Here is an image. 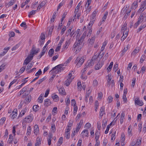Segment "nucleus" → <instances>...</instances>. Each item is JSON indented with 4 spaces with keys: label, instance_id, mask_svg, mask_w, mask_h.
<instances>
[{
    "label": "nucleus",
    "instance_id": "1",
    "mask_svg": "<svg viewBox=\"0 0 146 146\" xmlns=\"http://www.w3.org/2000/svg\"><path fill=\"white\" fill-rule=\"evenodd\" d=\"M82 43H81L79 40L76 41L73 45V48L76 51H80L82 47Z\"/></svg>",
    "mask_w": 146,
    "mask_h": 146
},
{
    "label": "nucleus",
    "instance_id": "2",
    "mask_svg": "<svg viewBox=\"0 0 146 146\" xmlns=\"http://www.w3.org/2000/svg\"><path fill=\"white\" fill-rule=\"evenodd\" d=\"M63 65L62 64H60L57 65L54 67L53 68L52 70L54 71V72L55 73H58L60 72H61V71L64 70V68L63 67Z\"/></svg>",
    "mask_w": 146,
    "mask_h": 146
},
{
    "label": "nucleus",
    "instance_id": "3",
    "mask_svg": "<svg viewBox=\"0 0 146 146\" xmlns=\"http://www.w3.org/2000/svg\"><path fill=\"white\" fill-rule=\"evenodd\" d=\"M74 78L72 77V75L71 73H69L67 76V78L65 81V84L66 86H68L70 82H72V80Z\"/></svg>",
    "mask_w": 146,
    "mask_h": 146
},
{
    "label": "nucleus",
    "instance_id": "4",
    "mask_svg": "<svg viewBox=\"0 0 146 146\" xmlns=\"http://www.w3.org/2000/svg\"><path fill=\"white\" fill-rule=\"evenodd\" d=\"M45 35L44 34L42 33L40 36V39L38 41L39 42L38 44L40 46L43 44L45 41Z\"/></svg>",
    "mask_w": 146,
    "mask_h": 146
},
{
    "label": "nucleus",
    "instance_id": "5",
    "mask_svg": "<svg viewBox=\"0 0 146 146\" xmlns=\"http://www.w3.org/2000/svg\"><path fill=\"white\" fill-rule=\"evenodd\" d=\"M85 59V58L84 56H82L80 58V59L79 60L78 63L76 65L77 67L78 68L81 66L82 64L84 62V61Z\"/></svg>",
    "mask_w": 146,
    "mask_h": 146
},
{
    "label": "nucleus",
    "instance_id": "6",
    "mask_svg": "<svg viewBox=\"0 0 146 146\" xmlns=\"http://www.w3.org/2000/svg\"><path fill=\"white\" fill-rule=\"evenodd\" d=\"M146 8V0L141 3V7L139 11L140 12L143 11Z\"/></svg>",
    "mask_w": 146,
    "mask_h": 146
},
{
    "label": "nucleus",
    "instance_id": "7",
    "mask_svg": "<svg viewBox=\"0 0 146 146\" xmlns=\"http://www.w3.org/2000/svg\"><path fill=\"white\" fill-rule=\"evenodd\" d=\"M33 58V56L29 55L25 60L23 64L27 65Z\"/></svg>",
    "mask_w": 146,
    "mask_h": 146
},
{
    "label": "nucleus",
    "instance_id": "8",
    "mask_svg": "<svg viewBox=\"0 0 146 146\" xmlns=\"http://www.w3.org/2000/svg\"><path fill=\"white\" fill-rule=\"evenodd\" d=\"M33 120L32 117L29 115L26 117L23 120L24 122L29 123L31 122Z\"/></svg>",
    "mask_w": 146,
    "mask_h": 146
},
{
    "label": "nucleus",
    "instance_id": "9",
    "mask_svg": "<svg viewBox=\"0 0 146 146\" xmlns=\"http://www.w3.org/2000/svg\"><path fill=\"white\" fill-rule=\"evenodd\" d=\"M70 39H70L67 40L62 48V49L63 50H64L68 48V46L70 44Z\"/></svg>",
    "mask_w": 146,
    "mask_h": 146
},
{
    "label": "nucleus",
    "instance_id": "10",
    "mask_svg": "<svg viewBox=\"0 0 146 146\" xmlns=\"http://www.w3.org/2000/svg\"><path fill=\"white\" fill-rule=\"evenodd\" d=\"M135 102L136 104H137L140 106H142L143 104V102L142 101H140L139 99L138 98L135 99Z\"/></svg>",
    "mask_w": 146,
    "mask_h": 146
},
{
    "label": "nucleus",
    "instance_id": "11",
    "mask_svg": "<svg viewBox=\"0 0 146 146\" xmlns=\"http://www.w3.org/2000/svg\"><path fill=\"white\" fill-rule=\"evenodd\" d=\"M105 114V108L104 106H103L101 108L100 110V116L102 117L103 115Z\"/></svg>",
    "mask_w": 146,
    "mask_h": 146
},
{
    "label": "nucleus",
    "instance_id": "12",
    "mask_svg": "<svg viewBox=\"0 0 146 146\" xmlns=\"http://www.w3.org/2000/svg\"><path fill=\"white\" fill-rule=\"evenodd\" d=\"M81 135L83 137H88V130L87 129L84 130L81 133Z\"/></svg>",
    "mask_w": 146,
    "mask_h": 146
},
{
    "label": "nucleus",
    "instance_id": "13",
    "mask_svg": "<svg viewBox=\"0 0 146 146\" xmlns=\"http://www.w3.org/2000/svg\"><path fill=\"white\" fill-rule=\"evenodd\" d=\"M46 1H43L38 5L37 7V10L39 11L40 8L44 6L46 4Z\"/></svg>",
    "mask_w": 146,
    "mask_h": 146
},
{
    "label": "nucleus",
    "instance_id": "14",
    "mask_svg": "<svg viewBox=\"0 0 146 146\" xmlns=\"http://www.w3.org/2000/svg\"><path fill=\"white\" fill-rule=\"evenodd\" d=\"M31 97L30 95H29L25 99L24 102L26 104H28L31 101Z\"/></svg>",
    "mask_w": 146,
    "mask_h": 146
},
{
    "label": "nucleus",
    "instance_id": "15",
    "mask_svg": "<svg viewBox=\"0 0 146 146\" xmlns=\"http://www.w3.org/2000/svg\"><path fill=\"white\" fill-rule=\"evenodd\" d=\"M94 62L92 60H89L88 61V64L86 65V67H90L93 66L94 63Z\"/></svg>",
    "mask_w": 146,
    "mask_h": 146
},
{
    "label": "nucleus",
    "instance_id": "16",
    "mask_svg": "<svg viewBox=\"0 0 146 146\" xmlns=\"http://www.w3.org/2000/svg\"><path fill=\"white\" fill-rule=\"evenodd\" d=\"M34 133L36 135L39 132V128L38 125H35L34 127Z\"/></svg>",
    "mask_w": 146,
    "mask_h": 146
},
{
    "label": "nucleus",
    "instance_id": "17",
    "mask_svg": "<svg viewBox=\"0 0 146 146\" xmlns=\"http://www.w3.org/2000/svg\"><path fill=\"white\" fill-rule=\"evenodd\" d=\"M146 27V24L142 25L137 29V33H139L144 28Z\"/></svg>",
    "mask_w": 146,
    "mask_h": 146
},
{
    "label": "nucleus",
    "instance_id": "18",
    "mask_svg": "<svg viewBox=\"0 0 146 146\" xmlns=\"http://www.w3.org/2000/svg\"><path fill=\"white\" fill-rule=\"evenodd\" d=\"M95 39V36H94L90 39V42L89 43V45L90 46H92L93 44L94 43Z\"/></svg>",
    "mask_w": 146,
    "mask_h": 146
},
{
    "label": "nucleus",
    "instance_id": "19",
    "mask_svg": "<svg viewBox=\"0 0 146 146\" xmlns=\"http://www.w3.org/2000/svg\"><path fill=\"white\" fill-rule=\"evenodd\" d=\"M33 50V51L31 52L29 55L30 56H33V57L34 56V54H36L38 53L40 51V49L38 48L37 50Z\"/></svg>",
    "mask_w": 146,
    "mask_h": 146
},
{
    "label": "nucleus",
    "instance_id": "20",
    "mask_svg": "<svg viewBox=\"0 0 146 146\" xmlns=\"http://www.w3.org/2000/svg\"><path fill=\"white\" fill-rule=\"evenodd\" d=\"M59 93L62 95H66V92H65V90L63 88H61L58 90Z\"/></svg>",
    "mask_w": 146,
    "mask_h": 146
},
{
    "label": "nucleus",
    "instance_id": "21",
    "mask_svg": "<svg viewBox=\"0 0 146 146\" xmlns=\"http://www.w3.org/2000/svg\"><path fill=\"white\" fill-rule=\"evenodd\" d=\"M27 110V108H25L24 109L21 110L19 115V116L20 117H22L23 115H24L25 114V113L26 112Z\"/></svg>",
    "mask_w": 146,
    "mask_h": 146
},
{
    "label": "nucleus",
    "instance_id": "22",
    "mask_svg": "<svg viewBox=\"0 0 146 146\" xmlns=\"http://www.w3.org/2000/svg\"><path fill=\"white\" fill-rule=\"evenodd\" d=\"M102 65V63H98L95 66V69L96 70H98L101 68Z\"/></svg>",
    "mask_w": 146,
    "mask_h": 146
},
{
    "label": "nucleus",
    "instance_id": "23",
    "mask_svg": "<svg viewBox=\"0 0 146 146\" xmlns=\"http://www.w3.org/2000/svg\"><path fill=\"white\" fill-rule=\"evenodd\" d=\"M50 104L51 102L50 99H47L45 100L44 104L47 107L48 106L50 105Z\"/></svg>",
    "mask_w": 146,
    "mask_h": 146
},
{
    "label": "nucleus",
    "instance_id": "24",
    "mask_svg": "<svg viewBox=\"0 0 146 146\" xmlns=\"http://www.w3.org/2000/svg\"><path fill=\"white\" fill-rule=\"evenodd\" d=\"M86 35V33L84 32L83 34L82 35L80 39L78 40L80 41L81 43H82L84 39L85 38Z\"/></svg>",
    "mask_w": 146,
    "mask_h": 146
},
{
    "label": "nucleus",
    "instance_id": "25",
    "mask_svg": "<svg viewBox=\"0 0 146 146\" xmlns=\"http://www.w3.org/2000/svg\"><path fill=\"white\" fill-rule=\"evenodd\" d=\"M15 110H14L11 115H12L11 117L13 118L17 116V112L16 111H17V110H16L15 111Z\"/></svg>",
    "mask_w": 146,
    "mask_h": 146
},
{
    "label": "nucleus",
    "instance_id": "26",
    "mask_svg": "<svg viewBox=\"0 0 146 146\" xmlns=\"http://www.w3.org/2000/svg\"><path fill=\"white\" fill-rule=\"evenodd\" d=\"M28 88V87H25L23 88L19 92L20 93L19 95H18V96H20L22 94H23L27 90V88Z\"/></svg>",
    "mask_w": 146,
    "mask_h": 146
},
{
    "label": "nucleus",
    "instance_id": "27",
    "mask_svg": "<svg viewBox=\"0 0 146 146\" xmlns=\"http://www.w3.org/2000/svg\"><path fill=\"white\" fill-rule=\"evenodd\" d=\"M46 51V50H45L44 48H43V50L42 51V52L40 53V55L38 56V57L37 59H40L41 57L45 53Z\"/></svg>",
    "mask_w": 146,
    "mask_h": 146
},
{
    "label": "nucleus",
    "instance_id": "28",
    "mask_svg": "<svg viewBox=\"0 0 146 146\" xmlns=\"http://www.w3.org/2000/svg\"><path fill=\"white\" fill-rule=\"evenodd\" d=\"M80 6V5L79 4H78V5L75 8V10L74 11V13H75V17L78 11L79 10V8Z\"/></svg>",
    "mask_w": 146,
    "mask_h": 146
},
{
    "label": "nucleus",
    "instance_id": "29",
    "mask_svg": "<svg viewBox=\"0 0 146 146\" xmlns=\"http://www.w3.org/2000/svg\"><path fill=\"white\" fill-rule=\"evenodd\" d=\"M94 20H91L90 22L88 24V29L90 28H92V27L94 23Z\"/></svg>",
    "mask_w": 146,
    "mask_h": 146
},
{
    "label": "nucleus",
    "instance_id": "30",
    "mask_svg": "<svg viewBox=\"0 0 146 146\" xmlns=\"http://www.w3.org/2000/svg\"><path fill=\"white\" fill-rule=\"evenodd\" d=\"M13 140V136L12 134H10L9 135V138L8 140L9 143V144L12 143Z\"/></svg>",
    "mask_w": 146,
    "mask_h": 146
},
{
    "label": "nucleus",
    "instance_id": "31",
    "mask_svg": "<svg viewBox=\"0 0 146 146\" xmlns=\"http://www.w3.org/2000/svg\"><path fill=\"white\" fill-rule=\"evenodd\" d=\"M113 62H111L110 64L108 67L107 68V70L108 72H110V71L111 68H112L113 65Z\"/></svg>",
    "mask_w": 146,
    "mask_h": 146
},
{
    "label": "nucleus",
    "instance_id": "32",
    "mask_svg": "<svg viewBox=\"0 0 146 146\" xmlns=\"http://www.w3.org/2000/svg\"><path fill=\"white\" fill-rule=\"evenodd\" d=\"M63 140V138L62 137H61L60 138L58 142V146H60L61 145L62 143V141Z\"/></svg>",
    "mask_w": 146,
    "mask_h": 146
},
{
    "label": "nucleus",
    "instance_id": "33",
    "mask_svg": "<svg viewBox=\"0 0 146 146\" xmlns=\"http://www.w3.org/2000/svg\"><path fill=\"white\" fill-rule=\"evenodd\" d=\"M54 50L53 48H51L50 49L48 52V54L50 56H52L53 54H54Z\"/></svg>",
    "mask_w": 146,
    "mask_h": 146
},
{
    "label": "nucleus",
    "instance_id": "34",
    "mask_svg": "<svg viewBox=\"0 0 146 146\" xmlns=\"http://www.w3.org/2000/svg\"><path fill=\"white\" fill-rule=\"evenodd\" d=\"M100 135V133L98 131H97L95 133V137L96 140L98 139Z\"/></svg>",
    "mask_w": 146,
    "mask_h": 146
},
{
    "label": "nucleus",
    "instance_id": "35",
    "mask_svg": "<svg viewBox=\"0 0 146 146\" xmlns=\"http://www.w3.org/2000/svg\"><path fill=\"white\" fill-rule=\"evenodd\" d=\"M98 58V54H95L92 57L91 60L95 62Z\"/></svg>",
    "mask_w": 146,
    "mask_h": 146
},
{
    "label": "nucleus",
    "instance_id": "36",
    "mask_svg": "<svg viewBox=\"0 0 146 146\" xmlns=\"http://www.w3.org/2000/svg\"><path fill=\"white\" fill-rule=\"evenodd\" d=\"M112 122H111L110 124L107 125L106 130L105 132V134H107L108 133L109 128H110V127L112 124Z\"/></svg>",
    "mask_w": 146,
    "mask_h": 146
},
{
    "label": "nucleus",
    "instance_id": "37",
    "mask_svg": "<svg viewBox=\"0 0 146 146\" xmlns=\"http://www.w3.org/2000/svg\"><path fill=\"white\" fill-rule=\"evenodd\" d=\"M142 19V15H140L139 17L138 18V20L137 23H138L139 24L141 23V22L143 21Z\"/></svg>",
    "mask_w": 146,
    "mask_h": 146
},
{
    "label": "nucleus",
    "instance_id": "38",
    "mask_svg": "<svg viewBox=\"0 0 146 146\" xmlns=\"http://www.w3.org/2000/svg\"><path fill=\"white\" fill-rule=\"evenodd\" d=\"M52 97L53 100H55V101L56 102L59 100V97L56 95H55L54 96H52Z\"/></svg>",
    "mask_w": 146,
    "mask_h": 146
},
{
    "label": "nucleus",
    "instance_id": "39",
    "mask_svg": "<svg viewBox=\"0 0 146 146\" xmlns=\"http://www.w3.org/2000/svg\"><path fill=\"white\" fill-rule=\"evenodd\" d=\"M108 12H106L104 14V15L103 16L102 18V21H104L106 19L107 16H108Z\"/></svg>",
    "mask_w": 146,
    "mask_h": 146
},
{
    "label": "nucleus",
    "instance_id": "40",
    "mask_svg": "<svg viewBox=\"0 0 146 146\" xmlns=\"http://www.w3.org/2000/svg\"><path fill=\"white\" fill-rule=\"evenodd\" d=\"M39 107L38 105H34L33 107V110L35 111L38 110V108Z\"/></svg>",
    "mask_w": 146,
    "mask_h": 146
},
{
    "label": "nucleus",
    "instance_id": "41",
    "mask_svg": "<svg viewBox=\"0 0 146 146\" xmlns=\"http://www.w3.org/2000/svg\"><path fill=\"white\" fill-rule=\"evenodd\" d=\"M89 30L88 31V33L87 34V36H90L91 35L92 33V28H90L89 29H88Z\"/></svg>",
    "mask_w": 146,
    "mask_h": 146
},
{
    "label": "nucleus",
    "instance_id": "42",
    "mask_svg": "<svg viewBox=\"0 0 146 146\" xmlns=\"http://www.w3.org/2000/svg\"><path fill=\"white\" fill-rule=\"evenodd\" d=\"M145 55H143L141 57L140 60V62L141 63H142L145 60Z\"/></svg>",
    "mask_w": 146,
    "mask_h": 146
},
{
    "label": "nucleus",
    "instance_id": "43",
    "mask_svg": "<svg viewBox=\"0 0 146 146\" xmlns=\"http://www.w3.org/2000/svg\"><path fill=\"white\" fill-rule=\"evenodd\" d=\"M121 31H122L124 32V31H128L127 29V28L126 26L125 25L121 27Z\"/></svg>",
    "mask_w": 146,
    "mask_h": 146
},
{
    "label": "nucleus",
    "instance_id": "44",
    "mask_svg": "<svg viewBox=\"0 0 146 146\" xmlns=\"http://www.w3.org/2000/svg\"><path fill=\"white\" fill-rule=\"evenodd\" d=\"M42 94H41L40 97L38 98V102L40 103H41L43 101L42 96H41Z\"/></svg>",
    "mask_w": 146,
    "mask_h": 146
},
{
    "label": "nucleus",
    "instance_id": "45",
    "mask_svg": "<svg viewBox=\"0 0 146 146\" xmlns=\"http://www.w3.org/2000/svg\"><path fill=\"white\" fill-rule=\"evenodd\" d=\"M132 131V127L130 125L128 128V134L130 135Z\"/></svg>",
    "mask_w": 146,
    "mask_h": 146
},
{
    "label": "nucleus",
    "instance_id": "46",
    "mask_svg": "<svg viewBox=\"0 0 146 146\" xmlns=\"http://www.w3.org/2000/svg\"><path fill=\"white\" fill-rule=\"evenodd\" d=\"M42 73L41 70L40 69H39L38 71L35 74V76H39Z\"/></svg>",
    "mask_w": 146,
    "mask_h": 146
},
{
    "label": "nucleus",
    "instance_id": "47",
    "mask_svg": "<svg viewBox=\"0 0 146 146\" xmlns=\"http://www.w3.org/2000/svg\"><path fill=\"white\" fill-rule=\"evenodd\" d=\"M104 54V52L102 53L101 52H100L99 54L98 55V58H99L100 60L102 58Z\"/></svg>",
    "mask_w": 146,
    "mask_h": 146
},
{
    "label": "nucleus",
    "instance_id": "48",
    "mask_svg": "<svg viewBox=\"0 0 146 146\" xmlns=\"http://www.w3.org/2000/svg\"><path fill=\"white\" fill-rule=\"evenodd\" d=\"M33 64H29L28 65L27 68L26 69V71H28L29 69H30L32 66Z\"/></svg>",
    "mask_w": 146,
    "mask_h": 146
},
{
    "label": "nucleus",
    "instance_id": "49",
    "mask_svg": "<svg viewBox=\"0 0 146 146\" xmlns=\"http://www.w3.org/2000/svg\"><path fill=\"white\" fill-rule=\"evenodd\" d=\"M64 37H62L61 38V39L60 40V42H59L58 45H59L61 46L62 43H63V42L64 41Z\"/></svg>",
    "mask_w": 146,
    "mask_h": 146
},
{
    "label": "nucleus",
    "instance_id": "50",
    "mask_svg": "<svg viewBox=\"0 0 146 146\" xmlns=\"http://www.w3.org/2000/svg\"><path fill=\"white\" fill-rule=\"evenodd\" d=\"M45 78H41L36 83L37 84H40L41 82H42L43 81H44Z\"/></svg>",
    "mask_w": 146,
    "mask_h": 146
},
{
    "label": "nucleus",
    "instance_id": "51",
    "mask_svg": "<svg viewBox=\"0 0 146 146\" xmlns=\"http://www.w3.org/2000/svg\"><path fill=\"white\" fill-rule=\"evenodd\" d=\"M123 99L124 102H127V99L126 97V95L125 94H123Z\"/></svg>",
    "mask_w": 146,
    "mask_h": 146
},
{
    "label": "nucleus",
    "instance_id": "52",
    "mask_svg": "<svg viewBox=\"0 0 146 146\" xmlns=\"http://www.w3.org/2000/svg\"><path fill=\"white\" fill-rule=\"evenodd\" d=\"M91 2V0H87L86 4L85 7H88L90 5Z\"/></svg>",
    "mask_w": 146,
    "mask_h": 146
},
{
    "label": "nucleus",
    "instance_id": "53",
    "mask_svg": "<svg viewBox=\"0 0 146 146\" xmlns=\"http://www.w3.org/2000/svg\"><path fill=\"white\" fill-rule=\"evenodd\" d=\"M6 119L5 117L2 118L0 120V123L1 124H3Z\"/></svg>",
    "mask_w": 146,
    "mask_h": 146
},
{
    "label": "nucleus",
    "instance_id": "54",
    "mask_svg": "<svg viewBox=\"0 0 146 146\" xmlns=\"http://www.w3.org/2000/svg\"><path fill=\"white\" fill-rule=\"evenodd\" d=\"M137 1H134L133 4V6H134V7H132V9H133L134 8H135V9L137 8Z\"/></svg>",
    "mask_w": 146,
    "mask_h": 146
},
{
    "label": "nucleus",
    "instance_id": "55",
    "mask_svg": "<svg viewBox=\"0 0 146 146\" xmlns=\"http://www.w3.org/2000/svg\"><path fill=\"white\" fill-rule=\"evenodd\" d=\"M20 26L22 27L25 28V29L27 28V25L26 23L25 22H22L20 25Z\"/></svg>",
    "mask_w": 146,
    "mask_h": 146
},
{
    "label": "nucleus",
    "instance_id": "56",
    "mask_svg": "<svg viewBox=\"0 0 146 146\" xmlns=\"http://www.w3.org/2000/svg\"><path fill=\"white\" fill-rule=\"evenodd\" d=\"M141 15H142V19L143 21H146V15H145L143 13L141 14Z\"/></svg>",
    "mask_w": 146,
    "mask_h": 146
},
{
    "label": "nucleus",
    "instance_id": "57",
    "mask_svg": "<svg viewBox=\"0 0 146 146\" xmlns=\"http://www.w3.org/2000/svg\"><path fill=\"white\" fill-rule=\"evenodd\" d=\"M141 141L140 139H137V142L135 143V145H139L141 144Z\"/></svg>",
    "mask_w": 146,
    "mask_h": 146
},
{
    "label": "nucleus",
    "instance_id": "58",
    "mask_svg": "<svg viewBox=\"0 0 146 146\" xmlns=\"http://www.w3.org/2000/svg\"><path fill=\"white\" fill-rule=\"evenodd\" d=\"M66 29V27L65 26L64 27L62 28V29L61 31V34L62 35L65 32V31Z\"/></svg>",
    "mask_w": 146,
    "mask_h": 146
},
{
    "label": "nucleus",
    "instance_id": "59",
    "mask_svg": "<svg viewBox=\"0 0 146 146\" xmlns=\"http://www.w3.org/2000/svg\"><path fill=\"white\" fill-rule=\"evenodd\" d=\"M83 121L82 120H81L79 122V123L77 124V126H78L79 128H81L82 125L83 123Z\"/></svg>",
    "mask_w": 146,
    "mask_h": 146
},
{
    "label": "nucleus",
    "instance_id": "60",
    "mask_svg": "<svg viewBox=\"0 0 146 146\" xmlns=\"http://www.w3.org/2000/svg\"><path fill=\"white\" fill-rule=\"evenodd\" d=\"M116 134V132L113 133L111 135V140L114 141L115 139V135Z\"/></svg>",
    "mask_w": 146,
    "mask_h": 146
},
{
    "label": "nucleus",
    "instance_id": "61",
    "mask_svg": "<svg viewBox=\"0 0 146 146\" xmlns=\"http://www.w3.org/2000/svg\"><path fill=\"white\" fill-rule=\"evenodd\" d=\"M125 139V135L124 133H122L121 135V141H124Z\"/></svg>",
    "mask_w": 146,
    "mask_h": 146
},
{
    "label": "nucleus",
    "instance_id": "62",
    "mask_svg": "<svg viewBox=\"0 0 146 146\" xmlns=\"http://www.w3.org/2000/svg\"><path fill=\"white\" fill-rule=\"evenodd\" d=\"M113 100V97L110 96H109L108 98V101L109 103L111 102Z\"/></svg>",
    "mask_w": 146,
    "mask_h": 146
},
{
    "label": "nucleus",
    "instance_id": "63",
    "mask_svg": "<svg viewBox=\"0 0 146 146\" xmlns=\"http://www.w3.org/2000/svg\"><path fill=\"white\" fill-rule=\"evenodd\" d=\"M76 104V102L75 100L74 99L72 100L71 101V105L72 106H75Z\"/></svg>",
    "mask_w": 146,
    "mask_h": 146
},
{
    "label": "nucleus",
    "instance_id": "64",
    "mask_svg": "<svg viewBox=\"0 0 146 146\" xmlns=\"http://www.w3.org/2000/svg\"><path fill=\"white\" fill-rule=\"evenodd\" d=\"M83 74H82L81 78L82 79H83L84 80H85L87 79V76H84Z\"/></svg>",
    "mask_w": 146,
    "mask_h": 146
}]
</instances>
